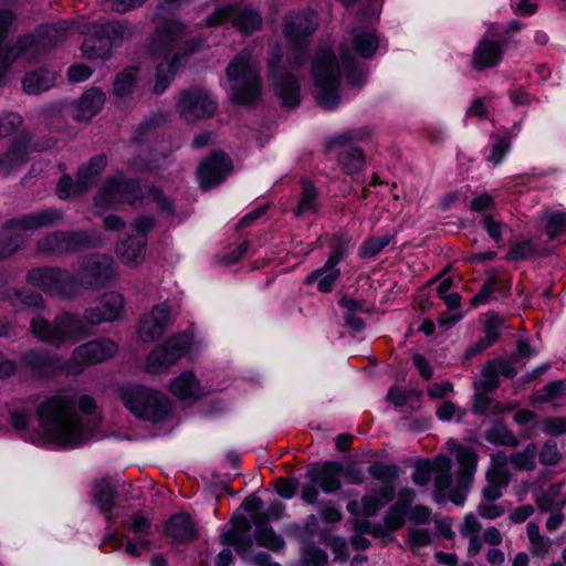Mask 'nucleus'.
<instances>
[{
  "mask_svg": "<svg viewBox=\"0 0 566 566\" xmlns=\"http://www.w3.org/2000/svg\"><path fill=\"white\" fill-rule=\"evenodd\" d=\"M114 276L113 258L92 253L80 259L75 273L59 266H38L28 271L27 281L53 295L73 300L82 290L96 291L108 286Z\"/></svg>",
  "mask_w": 566,
  "mask_h": 566,
  "instance_id": "1",
  "label": "nucleus"
},
{
  "mask_svg": "<svg viewBox=\"0 0 566 566\" xmlns=\"http://www.w3.org/2000/svg\"><path fill=\"white\" fill-rule=\"evenodd\" d=\"M36 416L44 438L61 449H75L94 434L96 423L84 421L75 410L73 397L52 395L38 407Z\"/></svg>",
  "mask_w": 566,
  "mask_h": 566,
  "instance_id": "2",
  "label": "nucleus"
},
{
  "mask_svg": "<svg viewBox=\"0 0 566 566\" xmlns=\"http://www.w3.org/2000/svg\"><path fill=\"white\" fill-rule=\"evenodd\" d=\"M30 331L40 342L55 347L77 345L93 335V331L75 312H62L52 321L36 315L31 319Z\"/></svg>",
  "mask_w": 566,
  "mask_h": 566,
  "instance_id": "3",
  "label": "nucleus"
},
{
  "mask_svg": "<svg viewBox=\"0 0 566 566\" xmlns=\"http://www.w3.org/2000/svg\"><path fill=\"white\" fill-rule=\"evenodd\" d=\"M230 101L237 106L254 108L261 102L263 83L259 69L249 53H238L227 65Z\"/></svg>",
  "mask_w": 566,
  "mask_h": 566,
  "instance_id": "4",
  "label": "nucleus"
},
{
  "mask_svg": "<svg viewBox=\"0 0 566 566\" xmlns=\"http://www.w3.org/2000/svg\"><path fill=\"white\" fill-rule=\"evenodd\" d=\"M367 472L374 480L380 481V485L371 489L369 494H365L360 499L361 507L356 500L347 503L346 510L353 516L374 517L390 502H394L397 495L395 480L401 472L398 464L375 461L368 465Z\"/></svg>",
  "mask_w": 566,
  "mask_h": 566,
  "instance_id": "5",
  "label": "nucleus"
},
{
  "mask_svg": "<svg viewBox=\"0 0 566 566\" xmlns=\"http://www.w3.org/2000/svg\"><path fill=\"white\" fill-rule=\"evenodd\" d=\"M118 396L125 408L137 419L154 424L164 422L171 413V401L166 394L142 384L123 385Z\"/></svg>",
  "mask_w": 566,
  "mask_h": 566,
  "instance_id": "6",
  "label": "nucleus"
},
{
  "mask_svg": "<svg viewBox=\"0 0 566 566\" xmlns=\"http://www.w3.org/2000/svg\"><path fill=\"white\" fill-rule=\"evenodd\" d=\"M311 72L315 86L316 104L328 112L335 111L340 103V65L331 49H319L312 61Z\"/></svg>",
  "mask_w": 566,
  "mask_h": 566,
  "instance_id": "7",
  "label": "nucleus"
},
{
  "mask_svg": "<svg viewBox=\"0 0 566 566\" xmlns=\"http://www.w3.org/2000/svg\"><path fill=\"white\" fill-rule=\"evenodd\" d=\"M281 44H271L268 49L266 70L272 90L284 107L295 108L301 104V83L298 76L286 71L283 65Z\"/></svg>",
  "mask_w": 566,
  "mask_h": 566,
  "instance_id": "8",
  "label": "nucleus"
},
{
  "mask_svg": "<svg viewBox=\"0 0 566 566\" xmlns=\"http://www.w3.org/2000/svg\"><path fill=\"white\" fill-rule=\"evenodd\" d=\"M132 33L129 23L124 20H106L94 24L92 33L82 43L83 55L90 60L106 61L112 57L113 50L122 45L124 38Z\"/></svg>",
  "mask_w": 566,
  "mask_h": 566,
  "instance_id": "9",
  "label": "nucleus"
},
{
  "mask_svg": "<svg viewBox=\"0 0 566 566\" xmlns=\"http://www.w3.org/2000/svg\"><path fill=\"white\" fill-rule=\"evenodd\" d=\"M101 237L85 229L55 230L39 240L38 250L43 254L69 255L99 248Z\"/></svg>",
  "mask_w": 566,
  "mask_h": 566,
  "instance_id": "10",
  "label": "nucleus"
},
{
  "mask_svg": "<svg viewBox=\"0 0 566 566\" xmlns=\"http://www.w3.org/2000/svg\"><path fill=\"white\" fill-rule=\"evenodd\" d=\"M193 340L195 333L191 328L174 334L148 354L147 371L153 375L165 373L189 352Z\"/></svg>",
  "mask_w": 566,
  "mask_h": 566,
  "instance_id": "11",
  "label": "nucleus"
},
{
  "mask_svg": "<svg viewBox=\"0 0 566 566\" xmlns=\"http://www.w3.org/2000/svg\"><path fill=\"white\" fill-rule=\"evenodd\" d=\"M187 23L179 18H164L146 40L147 52L151 59L169 61L177 51L178 42L187 31Z\"/></svg>",
  "mask_w": 566,
  "mask_h": 566,
  "instance_id": "12",
  "label": "nucleus"
},
{
  "mask_svg": "<svg viewBox=\"0 0 566 566\" xmlns=\"http://www.w3.org/2000/svg\"><path fill=\"white\" fill-rule=\"evenodd\" d=\"M144 199L145 195L139 178L125 177L123 174L107 177L95 196L96 205L120 202L135 206L142 203Z\"/></svg>",
  "mask_w": 566,
  "mask_h": 566,
  "instance_id": "13",
  "label": "nucleus"
},
{
  "mask_svg": "<svg viewBox=\"0 0 566 566\" xmlns=\"http://www.w3.org/2000/svg\"><path fill=\"white\" fill-rule=\"evenodd\" d=\"M233 170L231 157L222 149L211 150L198 165L197 178L202 190H210L220 184Z\"/></svg>",
  "mask_w": 566,
  "mask_h": 566,
  "instance_id": "14",
  "label": "nucleus"
},
{
  "mask_svg": "<svg viewBox=\"0 0 566 566\" xmlns=\"http://www.w3.org/2000/svg\"><path fill=\"white\" fill-rule=\"evenodd\" d=\"M217 108V101L205 88L198 86L184 90L177 103L180 116L189 122L212 117Z\"/></svg>",
  "mask_w": 566,
  "mask_h": 566,
  "instance_id": "15",
  "label": "nucleus"
},
{
  "mask_svg": "<svg viewBox=\"0 0 566 566\" xmlns=\"http://www.w3.org/2000/svg\"><path fill=\"white\" fill-rule=\"evenodd\" d=\"M22 369L28 370L34 378L48 379L66 369V364L59 356L43 353L36 348L23 352L19 357Z\"/></svg>",
  "mask_w": 566,
  "mask_h": 566,
  "instance_id": "16",
  "label": "nucleus"
},
{
  "mask_svg": "<svg viewBox=\"0 0 566 566\" xmlns=\"http://www.w3.org/2000/svg\"><path fill=\"white\" fill-rule=\"evenodd\" d=\"M119 347L116 342L107 337H99L77 345L71 360L81 367L101 364L114 357Z\"/></svg>",
  "mask_w": 566,
  "mask_h": 566,
  "instance_id": "17",
  "label": "nucleus"
},
{
  "mask_svg": "<svg viewBox=\"0 0 566 566\" xmlns=\"http://www.w3.org/2000/svg\"><path fill=\"white\" fill-rule=\"evenodd\" d=\"M317 27L318 23L314 12L308 10L290 11L282 21V32L286 41L311 43V38Z\"/></svg>",
  "mask_w": 566,
  "mask_h": 566,
  "instance_id": "18",
  "label": "nucleus"
},
{
  "mask_svg": "<svg viewBox=\"0 0 566 566\" xmlns=\"http://www.w3.org/2000/svg\"><path fill=\"white\" fill-rule=\"evenodd\" d=\"M342 462L335 460H326L321 462H312L307 465L305 478L318 488L325 494H333L342 488Z\"/></svg>",
  "mask_w": 566,
  "mask_h": 566,
  "instance_id": "19",
  "label": "nucleus"
},
{
  "mask_svg": "<svg viewBox=\"0 0 566 566\" xmlns=\"http://www.w3.org/2000/svg\"><path fill=\"white\" fill-rule=\"evenodd\" d=\"M64 214L56 208H46L34 212L13 217L4 221L2 228L7 231L21 230L34 231L42 228H50L62 222Z\"/></svg>",
  "mask_w": 566,
  "mask_h": 566,
  "instance_id": "20",
  "label": "nucleus"
},
{
  "mask_svg": "<svg viewBox=\"0 0 566 566\" xmlns=\"http://www.w3.org/2000/svg\"><path fill=\"white\" fill-rule=\"evenodd\" d=\"M170 310L166 304L155 305L150 312L140 316L137 325L138 337L150 343L159 339L170 321Z\"/></svg>",
  "mask_w": 566,
  "mask_h": 566,
  "instance_id": "21",
  "label": "nucleus"
},
{
  "mask_svg": "<svg viewBox=\"0 0 566 566\" xmlns=\"http://www.w3.org/2000/svg\"><path fill=\"white\" fill-rule=\"evenodd\" d=\"M163 534L174 544H189L199 537L196 523L187 512L171 514L164 523Z\"/></svg>",
  "mask_w": 566,
  "mask_h": 566,
  "instance_id": "22",
  "label": "nucleus"
},
{
  "mask_svg": "<svg viewBox=\"0 0 566 566\" xmlns=\"http://www.w3.org/2000/svg\"><path fill=\"white\" fill-rule=\"evenodd\" d=\"M509 39L492 40L483 36L473 50L472 66L482 72L493 69L502 61Z\"/></svg>",
  "mask_w": 566,
  "mask_h": 566,
  "instance_id": "23",
  "label": "nucleus"
},
{
  "mask_svg": "<svg viewBox=\"0 0 566 566\" xmlns=\"http://www.w3.org/2000/svg\"><path fill=\"white\" fill-rule=\"evenodd\" d=\"M32 134L20 130L11 140L6 153L0 155V169L11 170L29 161L32 151Z\"/></svg>",
  "mask_w": 566,
  "mask_h": 566,
  "instance_id": "24",
  "label": "nucleus"
},
{
  "mask_svg": "<svg viewBox=\"0 0 566 566\" xmlns=\"http://www.w3.org/2000/svg\"><path fill=\"white\" fill-rule=\"evenodd\" d=\"M350 34L353 52L360 59L373 60L381 46L378 31L365 25H356Z\"/></svg>",
  "mask_w": 566,
  "mask_h": 566,
  "instance_id": "25",
  "label": "nucleus"
},
{
  "mask_svg": "<svg viewBox=\"0 0 566 566\" xmlns=\"http://www.w3.org/2000/svg\"><path fill=\"white\" fill-rule=\"evenodd\" d=\"M106 95L102 88L93 86L84 91L76 102L73 118L78 123L92 120L103 108Z\"/></svg>",
  "mask_w": 566,
  "mask_h": 566,
  "instance_id": "26",
  "label": "nucleus"
},
{
  "mask_svg": "<svg viewBox=\"0 0 566 566\" xmlns=\"http://www.w3.org/2000/svg\"><path fill=\"white\" fill-rule=\"evenodd\" d=\"M337 304L343 310L344 325L354 333H363L366 328V323L361 317L357 316V313L370 314L374 307L367 306L364 300H356L346 294L340 296Z\"/></svg>",
  "mask_w": 566,
  "mask_h": 566,
  "instance_id": "27",
  "label": "nucleus"
},
{
  "mask_svg": "<svg viewBox=\"0 0 566 566\" xmlns=\"http://www.w3.org/2000/svg\"><path fill=\"white\" fill-rule=\"evenodd\" d=\"M117 489L111 482L109 476H103L94 482L92 502L98 507L106 521L114 522L116 509Z\"/></svg>",
  "mask_w": 566,
  "mask_h": 566,
  "instance_id": "28",
  "label": "nucleus"
},
{
  "mask_svg": "<svg viewBox=\"0 0 566 566\" xmlns=\"http://www.w3.org/2000/svg\"><path fill=\"white\" fill-rule=\"evenodd\" d=\"M147 238H137L134 234L116 243V254L123 264L136 268L144 262Z\"/></svg>",
  "mask_w": 566,
  "mask_h": 566,
  "instance_id": "29",
  "label": "nucleus"
},
{
  "mask_svg": "<svg viewBox=\"0 0 566 566\" xmlns=\"http://www.w3.org/2000/svg\"><path fill=\"white\" fill-rule=\"evenodd\" d=\"M169 389L181 401H196L202 396L200 382L192 371H182L174 378Z\"/></svg>",
  "mask_w": 566,
  "mask_h": 566,
  "instance_id": "30",
  "label": "nucleus"
},
{
  "mask_svg": "<svg viewBox=\"0 0 566 566\" xmlns=\"http://www.w3.org/2000/svg\"><path fill=\"white\" fill-rule=\"evenodd\" d=\"M331 252L326 262L325 269H334L344 261L349 254L350 249L354 247L353 237L347 231L334 232L328 241Z\"/></svg>",
  "mask_w": 566,
  "mask_h": 566,
  "instance_id": "31",
  "label": "nucleus"
},
{
  "mask_svg": "<svg viewBox=\"0 0 566 566\" xmlns=\"http://www.w3.org/2000/svg\"><path fill=\"white\" fill-rule=\"evenodd\" d=\"M551 249L545 244H537L533 239H524L510 248L505 255L509 262H521L531 259L546 258Z\"/></svg>",
  "mask_w": 566,
  "mask_h": 566,
  "instance_id": "32",
  "label": "nucleus"
},
{
  "mask_svg": "<svg viewBox=\"0 0 566 566\" xmlns=\"http://www.w3.org/2000/svg\"><path fill=\"white\" fill-rule=\"evenodd\" d=\"M56 72L48 67H40L25 73L22 78V87L27 94L38 95L55 85Z\"/></svg>",
  "mask_w": 566,
  "mask_h": 566,
  "instance_id": "33",
  "label": "nucleus"
},
{
  "mask_svg": "<svg viewBox=\"0 0 566 566\" xmlns=\"http://www.w3.org/2000/svg\"><path fill=\"white\" fill-rule=\"evenodd\" d=\"M319 196L316 186L310 180L302 178L301 193L292 212L295 218H301L306 212L317 213L319 211Z\"/></svg>",
  "mask_w": 566,
  "mask_h": 566,
  "instance_id": "34",
  "label": "nucleus"
},
{
  "mask_svg": "<svg viewBox=\"0 0 566 566\" xmlns=\"http://www.w3.org/2000/svg\"><path fill=\"white\" fill-rule=\"evenodd\" d=\"M107 163L108 160L105 154H97L78 167L76 177L80 179V184L84 186V189L88 190L95 185L97 178L107 167Z\"/></svg>",
  "mask_w": 566,
  "mask_h": 566,
  "instance_id": "35",
  "label": "nucleus"
},
{
  "mask_svg": "<svg viewBox=\"0 0 566 566\" xmlns=\"http://www.w3.org/2000/svg\"><path fill=\"white\" fill-rule=\"evenodd\" d=\"M263 19L261 14L251 8L239 9L234 7L232 14V25L240 33L251 35L262 28Z\"/></svg>",
  "mask_w": 566,
  "mask_h": 566,
  "instance_id": "36",
  "label": "nucleus"
},
{
  "mask_svg": "<svg viewBox=\"0 0 566 566\" xmlns=\"http://www.w3.org/2000/svg\"><path fill=\"white\" fill-rule=\"evenodd\" d=\"M345 77L353 87H361L367 83L368 69L364 67L348 51L340 52Z\"/></svg>",
  "mask_w": 566,
  "mask_h": 566,
  "instance_id": "37",
  "label": "nucleus"
},
{
  "mask_svg": "<svg viewBox=\"0 0 566 566\" xmlns=\"http://www.w3.org/2000/svg\"><path fill=\"white\" fill-rule=\"evenodd\" d=\"M338 164L346 175H352L354 181H359V174L365 166V154L359 147H349L338 155Z\"/></svg>",
  "mask_w": 566,
  "mask_h": 566,
  "instance_id": "38",
  "label": "nucleus"
},
{
  "mask_svg": "<svg viewBox=\"0 0 566 566\" xmlns=\"http://www.w3.org/2000/svg\"><path fill=\"white\" fill-rule=\"evenodd\" d=\"M180 67L181 66L178 63L172 64L171 57L169 61H163L156 65L155 83L153 86V92L155 95H163L168 90Z\"/></svg>",
  "mask_w": 566,
  "mask_h": 566,
  "instance_id": "39",
  "label": "nucleus"
},
{
  "mask_svg": "<svg viewBox=\"0 0 566 566\" xmlns=\"http://www.w3.org/2000/svg\"><path fill=\"white\" fill-rule=\"evenodd\" d=\"M97 305L103 311L107 323L119 321L123 317L125 300L123 295L116 291L103 294Z\"/></svg>",
  "mask_w": 566,
  "mask_h": 566,
  "instance_id": "40",
  "label": "nucleus"
},
{
  "mask_svg": "<svg viewBox=\"0 0 566 566\" xmlns=\"http://www.w3.org/2000/svg\"><path fill=\"white\" fill-rule=\"evenodd\" d=\"M484 438L493 446L516 447L518 440L502 419H495L485 431Z\"/></svg>",
  "mask_w": 566,
  "mask_h": 566,
  "instance_id": "41",
  "label": "nucleus"
},
{
  "mask_svg": "<svg viewBox=\"0 0 566 566\" xmlns=\"http://www.w3.org/2000/svg\"><path fill=\"white\" fill-rule=\"evenodd\" d=\"M447 444L449 450L455 453L459 469L476 470L479 455L472 447L460 444L452 438L447 441Z\"/></svg>",
  "mask_w": 566,
  "mask_h": 566,
  "instance_id": "42",
  "label": "nucleus"
},
{
  "mask_svg": "<svg viewBox=\"0 0 566 566\" xmlns=\"http://www.w3.org/2000/svg\"><path fill=\"white\" fill-rule=\"evenodd\" d=\"M394 240L395 235L390 233H386L381 237H368L358 249V258L361 260L373 259L384 251Z\"/></svg>",
  "mask_w": 566,
  "mask_h": 566,
  "instance_id": "43",
  "label": "nucleus"
},
{
  "mask_svg": "<svg viewBox=\"0 0 566 566\" xmlns=\"http://www.w3.org/2000/svg\"><path fill=\"white\" fill-rule=\"evenodd\" d=\"M310 44L307 42L287 41L286 63L292 71H300L310 57Z\"/></svg>",
  "mask_w": 566,
  "mask_h": 566,
  "instance_id": "44",
  "label": "nucleus"
},
{
  "mask_svg": "<svg viewBox=\"0 0 566 566\" xmlns=\"http://www.w3.org/2000/svg\"><path fill=\"white\" fill-rule=\"evenodd\" d=\"M491 391L475 390L471 412L475 416H497L502 412L501 403L491 398Z\"/></svg>",
  "mask_w": 566,
  "mask_h": 566,
  "instance_id": "45",
  "label": "nucleus"
},
{
  "mask_svg": "<svg viewBox=\"0 0 566 566\" xmlns=\"http://www.w3.org/2000/svg\"><path fill=\"white\" fill-rule=\"evenodd\" d=\"M482 380L474 382V389L480 391H495L500 387L497 360L489 359L481 369Z\"/></svg>",
  "mask_w": 566,
  "mask_h": 566,
  "instance_id": "46",
  "label": "nucleus"
},
{
  "mask_svg": "<svg viewBox=\"0 0 566 566\" xmlns=\"http://www.w3.org/2000/svg\"><path fill=\"white\" fill-rule=\"evenodd\" d=\"M407 518L408 513L406 511L396 509V506L391 504L382 517V523H380L382 536H386L387 533H395L401 530Z\"/></svg>",
  "mask_w": 566,
  "mask_h": 566,
  "instance_id": "47",
  "label": "nucleus"
},
{
  "mask_svg": "<svg viewBox=\"0 0 566 566\" xmlns=\"http://www.w3.org/2000/svg\"><path fill=\"white\" fill-rule=\"evenodd\" d=\"M491 140H493L491 146V154L488 157V160L493 163V165H500L505 157L509 155L512 148L511 135L509 132H505L503 135H491Z\"/></svg>",
  "mask_w": 566,
  "mask_h": 566,
  "instance_id": "48",
  "label": "nucleus"
},
{
  "mask_svg": "<svg viewBox=\"0 0 566 566\" xmlns=\"http://www.w3.org/2000/svg\"><path fill=\"white\" fill-rule=\"evenodd\" d=\"M137 69L128 67L120 71L113 82V93L117 97L124 98L133 93L136 81Z\"/></svg>",
  "mask_w": 566,
  "mask_h": 566,
  "instance_id": "49",
  "label": "nucleus"
},
{
  "mask_svg": "<svg viewBox=\"0 0 566 566\" xmlns=\"http://www.w3.org/2000/svg\"><path fill=\"white\" fill-rule=\"evenodd\" d=\"M87 189L80 184V179L74 180L69 174H63L55 186V196L60 200H69L72 196H80Z\"/></svg>",
  "mask_w": 566,
  "mask_h": 566,
  "instance_id": "50",
  "label": "nucleus"
},
{
  "mask_svg": "<svg viewBox=\"0 0 566 566\" xmlns=\"http://www.w3.org/2000/svg\"><path fill=\"white\" fill-rule=\"evenodd\" d=\"M545 233L549 241L566 235V211L553 210L548 212L545 223Z\"/></svg>",
  "mask_w": 566,
  "mask_h": 566,
  "instance_id": "51",
  "label": "nucleus"
},
{
  "mask_svg": "<svg viewBox=\"0 0 566 566\" xmlns=\"http://www.w3.org/2000/svg\"><path fill=\"white\" fill-rule=\"evenodd\" d=\"M371 129L368 126L360 127L357 129L344 132L335 135L327 140V148L343 147L355 140H366L370 137Z\"/></svg>",
  "mask_w": 566,
  "mask_h": 566,
  "instance_id": "52",
  "label": "nucleus"
},
{
  "mask_svg": "<svg viewBox=\"0 0 566 566\" xmlns=\"http://www.w3.org/2000/svg\"><path fill=\"white\" fill-rule=\"evenodd\" d=\"M251 520L243 514H234L230 520V527L219 536V543H230L233 536L250 534Z\"/></svg>",
  "mask_w": 566,
  "mask_h": 566,
  "instance_id": "53",
  "label": "nucleus"
},
{
  "mask_svg": "<svg viewBox=\"0 0 566 566\" xmlns=\"http://www.w3.org/2000/svg\"><path fill=\"white\" fill-rule=\"evenodd\" d=\"M566 392V382L562 379L553 380L542 387L533 397L535 403H547Z\"/></svg>",
  "mask_w": 566,
  "mask_h": 566,
  "instance_id": "54",
  "label": "nucleus"
},
{
  "mask_svg": "<svg viewBox=\"0 0 566 566\" xmlns=\"http://www.w3.org/2000/svg\"><path fill=\"white\" fill-rule=\"evenodd\" d=\"M255 542L259 546L268 548L274 553L282 551L285 546L284 538L277 534L273 527L259 530L254 533Z\"/></svg>",
  "mask_w": 566,
  "mask_h": 566,
  "instance_id": "55",
  "label": "nucleus"
},
{
  "mask_svg": "<svg viewBox=\"0 0 566 566\" xmlns=\"http://www.w3.org/2000/svg\"><path fill=\"white\" fill-rule=\"evenodd\" d=\"M537 447L534 442L528 443L523 451L516 452L511 455V462L516 470L520 471H533L536 468Z\"/></svg>",
  "mask_w": 566,
  "mask_h": 566,
  "instance_id": "56",
  "label": "nucleus"
},
{
  "mask_svg": "<svg viewBox=\"0 0 566 566\" xmlns=\"http://www.w3.org/2000/svg\"><path fill=\"white\" fill-rule=\"evenodd\" d=\"M203 43L205 39L201 35L187 39L181 43L178 42V49L171 56L172 64L178 63L181 66L184 60L195 53H198L201 50Z\"/></svg>",
  "mask_w": 566,
  "mask_h": 566,
  "instance_id": "57",
  "label": "nucleus"
},
{
  "mask_svg": "<svg viewBox=\"0 0 566 566\" xmlns=\"http://www.w3.org/2000/svg\"><path fill=\"white\" fill-rule=\"evenodd\" d=\"M492 462L494 464V469L489 470L486 474L492 475V480L497 485L505 488L510 482V474L506 469V455L503 451H497L492 454Z\"/></svg>",
  "mask_w": 566,
  "mask_h": 566,
  "instance_id": "58",
  "label": "nucleus"
},
{
  "mask_svg": "<svg viewBox=\"0 0 566 566\" xmlns=\"http://www.w3.org/2000/svg\"><path fill=\"white\" fill-rule=\"evenodd\" d=\"M432 536L430 531L424 527H409L406 544L412 553H416L418 548L427 547L431 544Z\"/></svg>",
  "mask_w": 566,
  "mask_h": 566,
  "instance_id": "59",
  "label": "nucleus"
},
{
  "mask_svg": "<svg viewBox=\"0 0 566 566\" xmlns=\"http://www.w3.org/2000/svg\"><path fill=\"white\" fill-rule=\"evenodd\" d=\"M254 535L245 534L233 536L230 538V543H220L222 546H232L235 553L241 557L243 562H249V554L252 552L254 545Z\"/></svg>",
  "mask_w": 566,
  "mask_h": 566,
  "instance_id": "60",
  "label": "nucleus"
},
{
  "mask_svg": "<svg viewBox=\"0 0 566 566\" xmlns=\"http://www.w3.org/2000/svg\"><path fill=\"white\" fill-rule=\"evenodd\" d=\"M480 223L491 240L497 244L503 241V229L506 226L504 222L495 220L491 213H484Z\"/></svg>",
  "mask_w": 566,
  "mask_h": 566,
  "instance_id": "61",
  "label": "nucleus"
},
{
  "mask_svg": "<svg viewBox=\"0 0 566 566\" xmlns=\"http://www.w3.org/2000/svg\"><path fill=\"white\" fill-rule=\"evenodd\" d=\"M302 562L305 566H326L328 563V555L322 548L310 545L302 549Z\"/></svg>",
  "mask_w": 566,
  "mask_h": 566,
  "instance_id": "62",
  "label": "nucleus"
},
{
  "mask_svg": "<svg viewBox=\"0 0 566 566\" xmlns=\"http://www.w3.org/2000/svg\"><path fill=\"white\" fill-rule=\"evenodd\" d=\"M539 463L543 465H556L562 460V453L557 449V442L548 439L544 442L538 453Z\"/></svg>",
  "mask_w": 566,
  "mask_h": 566,
  "instance_id": "63",
  "label": "nucleus"
},
{
  "mask_svg": "<svg viewBox=\"0 0 566 566\" xmlns=\"http://www.w3.org/2000/svg\"><path fill=\"white\" fill-rule=\"evenodd\" d=\"M300 488V481L295 476L291 478H279L275 480L274 489L275 492L285 500L293 499Z\"/></svg>",
  "mask_w": 566,
  "mask_h": 566,
  "instance_id": "64",
  "label": "nucleus"
}]
</instances>
